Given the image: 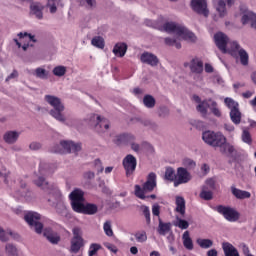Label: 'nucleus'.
<instances>
[{
  "mask_svg": "<svg viewBox=\"0 0 256 256\" xmlns=\"http://www.w3.org/2000/svg\"><path fill=\"white\" fill-rule=\"evenodd\" d=\"M44 101L53 107V109L50 110L51 117L60 123H65V115H63V112L65 111V105H63V102H61V98L54 95H45Z\"/></svg>",
  "mask_w": 256,
  "mask_h": 256,
  "instance_id": "1",
  "label": "nucleus"
},
{
  "mask_svg": "<svg viewBox=\"0 0 256 256\" xmlns=\"http://www.w3.org/2000/svg\"><path fill=\"white\" fill-rule=\"evenodd\" d=\"M163 27L166 33H174L177 37H180V39H184V41H191L193 43L197 39L193 32L189 31V29L181 24L166 22Z\"/></svg>",
  "mask_w": 256,
  "mask_h": 256,
  "instance_id": "2",
  "label": "nucleus"
},
{
  "mask_svg": "<svg viewBox=\"0 0 256 256\" xmlns=\"http://www.w3.org/2000/svg\"><path fill=\"white\" fill-rule=\"evenodd\" d=\"M202 140L210 147H221L227 141V138L221 132L208 130L202 133Z\"/></svg>",
  "mask_w": 256,
  "mask_h": 256,
  "instance_id": "3",
  "label": "nucleus"
},
{
  "mask_svg": "<svg viewBox=\"0 0 256 256\" xmlns=\"http://www.w3.org/2000/svg\"><path fill=\"white\" fill-rule=\"evenodd\" d=\"M213 210L222 215L226 221H229V223H236L241 217L239 211L230 206L218 205L214 207Z\"/></svg>",
  "mask_w": 256,
  "mask_h": 256,
  "instance_id": "4",
  "label": "nucleus"
},
{
  "mask_svg": "<svg viewBox=\"0 0 256 256\" xmlns=\"http://www.w3.org/2000/svg\"><path fill=\"white\" fill-rule=\"evenodd\" d=\"M73 237L70 241V253H79L81 251L82 247H85V240L83 239V232L81 231V228L75 227L72 230Z\"/></svg>",
  "mask_w": 256,
  "mask_h": 256,
  "instance_id": "5",
  "label": "nucleus"
},
{
  "mask_svg": "<svg viewBox=\"0 0 256 256\" xmlns=\"http://www.w3.org/2000/svg\"><path fill=\"white\" fill-rule=\"evenodd\" d=\"M24 220L28 225H30L31 229H34L35 233L41 235L43 233V223H41V214L37 212H27L24 215Z\"/></svg>",
  "mask_w": 256,
  "mask_h": 256,
  "instance_id": "6",
  "label": "nucleus"
},
{
  "mask_svg": "<svg viewBox=\"0 0 256 256\" xmlns=\"http://www.w3.org/2000/svg\"><path fill=\"white\" fill-rule=\"evenodd\" d=\"M88 124L91 127H95L98 133H105L109 129V120L103 118L97 114H91L88 118Z\"/></svg>",
  "mask_w": 256,
  "mask_h": 256,
  "instance_id": "7",
  "label": "nucleus"
},
{
  "mask_svg": "<svg viewBox=\"0 0 256 256\" xmlns=\"http://www.w3.org/2000/svg\"><path fill=\"white\" fill-rule=\"evenodd\" d=\"M122 165L126 171V176L129 177L135 173L137 169V158L133 154H128L122 160Z\"/></svg>",
  "mask_w": 256,
  "mask_h": 256,
  "instance_id": "8",
  "label": "nucleus"
},
{
  "mask_svg": "<svg viewBox=\"0 0 256 256\" xmlns=\"http://www.w3.org/2000/svg\"><path fill=\"white\" fill-rule=\"evenodd\" d=\"M191 179H192L191 173H189V171H187L184 167H179L177 168L174 187H179V185H184L185 183H189Z\"/></svg>",
  "mask_w": 256,
  "mask_h": 256,
  "instance_id": "9",
  "label": "nucleus"
},
{
  "mask_svg": "<svg viewBox=\"0 0 256 256\" xmlns=\"http://www.w3.org/2000/svg\"><path fill=\"white\" fill-rule=\"evenodd\" d=\"M191 7L198 13V15H204L209 17V9H207V0H191Z\"/></svg>",
  "mask_w": 256,
  "mask_h": 256,
  "instance_id": "10",
  "label": "nucleus"
},
{
  "mask_svg": "<svg viewBox=\"0 0 256 256\" xmlns=\"http://www.w3.org/2000/svg\"><path fill=\"white\" fill-rule=\"evenodd\" d=\"M193 99L198 105L196 106V111L202 115V117H207L208 109L211 108V101L203 100L201 101V97L198 95H194Z\"/></svg>",
  "mask_w": 256,
  "mask_h": 256,
  "instance_id": "11",
  "label": "nucleus"
},
{
  "mask_svg": "<svg viewBox=\"0 0 256 256\" xmlns=\"http://www.w3.org/2000/svg\"><path fill=\"white\" fill-rule=\"evenodd\" d=\"M216 46L222 53H227V45L229 44V37L223 32H218L214 35Z\"/></svg>",
  "mask_w": 256,
  "mask_h": 256,
  "instance_id": "12",
  "label": "nucleus"
},
{
  "mask_svg": "<svg viewBox=\"0 0 256 256\" xmlns=\"http://www.w3.org/2000/svg\"><path fill=\"white\" fill-rule=\"evenodd\" d=\"M140 61L145 65H150V67H157V65H159V58L157 55L151 52L142 53L140 56Z\"/></svg>",
  "mask_w": 256,
  "mask_h": 256,
  "instance_id": "13",
  "label": "nucleus"
},
{
  "mask_svg": "<svg viewBox=\"0 0 256 256\" xmlns=\"http://www.w3.org/2000/svg\"><path fill=\"white\" fill-rule=\"evenodd\" d=\"M189 67L191 73L201 75L203 73V60L198 57L192 58L190 63L185 64V67Z\"/></svg>",
  "mask_w": 256,
  "mask_h": 256,
  "instance_id": "14",
  "label": "nucleus"
},
{
  "mask_svg": "<svg viewBox=\"0 0 256 256\" xmlns=\"http://www.w3.org/2000/svg\"><path fill=\"white\" fill-rule=\"evenodd\" d=\"M240 11H242V25H247L248 23H251V27L253 29H256V14L249 10H243V8H240Z\"/></svg>",
  "mask_w": 256,
  "mask_h": 256,
  "instance_id": "15",
  "label": "nucleus"
},
{
  "mask_svg": "<svg viewBox=\"0 0 256 256\" xmlns=\"http://www.w3.org/2000/svg\"><path fill=\"white\" fill-rule=\"evenodd\" d=\"M60 145L62 148H64V151H66V153H75L77 155V153L81 151V143L63 140L60 142Z\"/></svg>",
  "mask_w": 256,
  "mask_h": 256,
  "instance_id": "16",
  "label": "nucleus"
},
{
  "mask_svg": "<svg viewBox=\"0 0 256 256\" xmlns=\"http://www.w3.org/2000/svg\"><path fill=\"white\" fill-rule=\"evenodd\" d=\"M143 190L146 191V193H151L155 187H157V174L154 172H151L147 176L146 182L143 184Z\"/></svg>",
  "mask_w": 256,
  "mask_h": 256,
  "instance_id": "17",
  "label": "nucleus"
},
{
  "mask_svg": "<svg viewBox=\"0 0 256 256\" xmlns=\"http://www.w3.org/2000/svg\"><path fill=\"white\" fill-rule=\"evenodd\" d=\"M135 135L131 133H123L116 136L114 143L116 145H130L132 141H135Z\"/></svg>",
  "mask_w": 256,
  "mask_h": 256,
  "instance_id": "18",
  "label": "nucleus"
},
{
  "mask_svg": "<svg viewBox=\"0 0 256 256\" xmlns=\"http://www.w3.org/2000/svg\"><path fill=\"white\" fill-rule=\"evenodd\" d=\"M43 235L44 237H46L49 243H52V245H57L59 241H61V237L51 228H45L43 231Z\"/></svg>",
  "mask_w": 256,
  "mask_h": 256,
  "instance_id": "19",
  "label": "nucleus"
},
{
  "mask_svg": "<svg viewBox=\"0 0 256 256\" xmlns=\"http://www.w3.org/2000/svg\"><path fill=\"white\" fill-rule=\"evenodd\" d=\"M28 75H32L33 77H36L37 79H48L49 72L45 70V68L38 67L36 69H29L27 70Z\"/></svg>",
  "mask_w": 256,
  "mask_h": 256,
  "instance_id": "20",
  "label": "nucleus"
},
{
  "mask_svg": "<svg viewBox=\"0 0 256 256\" xmlns=\"http://www.w3.org/2000/svg\"><path fill=\"white\" fill-rule=\"evenodd\" d=\"M20 135H21V132H18V131H7L5 132L3 139L5 143H7L8 145H13L17 143Z\"/></svg>",
  "mask_w": 256,
  "mask_h": 256,
  "instance_id": "21",
  "label": "nucleus"
},
{
  "mask_svg": "<svg viewBox=\"0 0 256 256\" xmlns=\"http://www.w3.org/2000/svg\"><path fill=\"white\" fill-rule=\"evenodd\" d=\"M222 249L225 256H241L239 254V250H237V248H235V246L229 242L222 243Z\"/></svg>",
  "mask_w": 256,
  "mask_h": 256,
  "instance_id": "22",
  "label": "nucleus"
},
{
  "mask_svg": "<svg viewBox=\"0 0 256 256\" xmlns=\"http://www.w3.org/2000/svg\"><path fill=\"white\" fill-rule=\"evenodd\" d=\"M218 147L220 149V152L223 155H228V157H233V155L237 153V150H235V146L230 143H227V141Z\"/></svg>",
  "mask_w": 256,
  "mask_h": 256,
  "instance_id": "23",
  "label": "nucleus"
},
{
  "mask_svg": "<svg viewBox=\"0 0 256 256\" xmlns=\"http://www.w3.org/2000/svg\"><path fill=\"white\" fill-rule=\"evenodd\" d=\"M231 191L236 199H251V192L249 191L238 189L235 186L231 187Z\"/></svg>",
  "mask_w": 256,
  "mask_h": 256,
  "instance_id": "24",
  "label": "nucleus"
},
{
  "mask_svg": "<svg viewBox=\"0 0 256 256\" xmlns=\"http://www.w3.org/2000/svg\"><path fill=\"white\" fill-rule=\"evenodd\" d=\"M214 7L219 17L223 18L227 15V3L224 0L214 1Z\"/></svg>",
  "mask_w": 256,
  "mask_h": 256,
  "instance_id": "25",
  "label": "nucleus"
},
{
  "mask_svg": "<svg viewBox=\"0 0 256 256\" xmlns=\"http://www.w3.org/2000/svg\"><path fill=\"white\" fill-rule=\"evenodd\" d=\"M175 204H176V208H175L176 213H179L183 217L186 211L185 198L181 196H176Z\"/></svg>",
  "mask_w": 256,
  "mask_h": 256,
  "instance_id": "26",
  "label": "nucleus"
},
{
  "mask_svg": "<svg viewBox=\"0 0 256 256\" xmlns=\"http://www.w3.org/2000/svg\"><path fill=\"white\" fill-rule=\"evenodd\" d=\"M34 183L37 187H40V189H43V191H47V193H52L51 185H49V182H47V180H45L43 176H39L37 179H35Z\"/></svg>",
  "mask_w": 256,
  "mask_h": 256,
  "instance_id": "27",
  "label": "nucleus"
},
{
  "mask_svg": "<svg viewBox=\"0 0 256 256\" xmlns=\"http://www.w3.org/2000/svg\"><path fill=\"white\" fill-rule=\"evenodd\" d=\"M171 223L170 222H163L161 220H159V224H158V233L159 235H162L163 237H165V235H167V233H171Z\"/></svg>",
  "mask_w": 256,
  "mask_h": 256,
  "instance_id": "28",
  "label": "nucleus"
},
{
  "mask_svg": "<svg viewBox=\"0 0 256 256\" xmlns=\"http://www.w3.org/2000/svg\"><path fill=\"white\" fill-rule=\"evenodd\" d=\"M30 11L32 15H35L36 19H43V6L39 3H32L30 5Z\"/></svg>",
  "mask_w": 256,
  "mask_h": 256,
  "instance_id": "29",
  "label": "nucleus"
},
{
  "mask_svg": "<svg viewBox=\"0 0 256 256\" xmlns=\"http://www.w3.org/2000/svg\"><path fill=\"white\" fill-rule=\"evenodd\" d=\"M113 53L117 57H125V53H127V45L125 43H117L113 48Z\"/></svg>",
  "mask_w": 256,
  "mask_h": 256,
  "instance_id": "30",
  "label": "nucleus"
},
{
  "mask_svg": "<svg viewBox=\"0 0 256 256\" xmlns=\"http://www.w3.org/2000/svg\"><path fill=\"white\" fill-rule=\"evenodd\" d=\"M85 193L81 189H75L72 191L69 195L71 202H79V201H85L84 198Z\"/></svg>",
  "mask_w": 256,
  "mask_h": 256,
  "instance_id": "31",
  "label": "nucleus"
},
{
  "mask_svg": "<svg viewBox=\"0 0 256 256\" xmlns=\"http://www.w3.org/2000/svg\"><path fill=\"white\" fill-rule=\"evenodd\" d=\"M183 245L188 251H193V240L189 235V231H185L182 235Z\"/></svg>",
  "mask_w": 256,
  "mask_h": 256,
  "instance_id": "32",
  "label": "nucleus"
},
{
  "mask_svg": "<svg viewBox=\"0 0 256 256\" xmlns=\"http://www.w3.org/2000/svg\"><path fill=\"white\" fill-rule=\"evenodd\" d=\"M196 243L201 249H211L213 247V240L207 238H198Z\"/></svg>",
  "mask_w": 256,
  "mask_h": 256,
  "instance_id": "33",
  "label": "nucleus"
},
{
  "mask_svg": "<svg viewBox=\"0 0 256 256\" xmlns=\"http://www.w3.org/2000/svg\"><path fill=\"white\" fill-rule=\"evenodd\" d=\"M227 49V53H229L232 56L237 55V51L241 50V46L239 45V43L237 41H228V48Z\"/></svg>",
  "mask_w": 256,
  "mask_h": 256,
  "instance_id": "34",
  "label": "nucleus"
},
{
  "mask_svg": "<svg viewBox=\"0 0 256 256\" xmlns=\"http://www.w3.org/2000/svg\"><path fill=\"white\" fill-rule=\"evenodd\" d=\"M200 199H204V201H211V199H213V192L209 190L207 185L202 187L200 192Z\"/></svg>",
  "mask_w": 256,
  "mask_h": 256,
  "instance_id": "35",
  "label": "nucleus"
},
{
  "mask_svg": "<svg viewBox=\"0 0 256 256\" xmlns=\"http://www.w3.org/2000/svg\"><path fill=\"white\" fill-rule=\"evenodd\" d=\"M230 119L234 125H239L241 123V111L239 108L230 111Z\"/></svg>",
  "mask_w": 256,
  "mask_h": 256,
  "instance_id": "36",
  "label": "nucleus"
},
{
  "mask_svg": "<svg viewBox=\"0 0 256 256\" xmlns=\"http://www.w3.org/2000/svg\"><path fill=\"white\" fill-rule=\"evenodd\" d=\"M99 211V207H97V204H85L84 205V215H95Z\"/></svg>",
  "mask_w": 256,
  "mask_h": 256,
  "instance_id": "37",
  "label": "nucleus"
},
{
  "mask_svg": "<svg viewBox=\"0 0 256 256\" xmlns=\"http://www.w3.org/2000/svg\"><path fill=\"white\" fill-rule=\"evenodd\" d=\"M80 7H85V9H95L97 7V0H77Z\"/></svg>",
  "mask_w": 256,
  "mask_h": 256,
  "instance_id": "38",
  "label": "nucleus"
},
{
  "mask_svg": "<svg viewBox=\"0 0 256 256\" xmlns=\"http://www.w3.org/2000/svg\"><path fill=\"white\" fill-rule=\"evenodd\" d=\"M176 177L177 174H175V169L167 167L165 170L164 179H166V181H171L172 183L175 184Z\"/></svg>",
  "mask_w": 256,
  "mask_h": 256,
  "instance_id": "39",
  "label": "nucleus"
},
{
  "mask_svg": "<svg viewBox=\"0 0 256 256\" xmlns=\"http://www.w3.org/2000/svg\"><path fill=\"white\" fill-rule=\"evenodd\" d=\"M238 55L240 57L241 65H243L244 67H247V65H249V54L247 53V51H245V49L241 48L238 51Z\"/></svg>",
  "mask_w": 256,
  "mask_h": 256,
  "instance_id": "40",
  "label": "nucleus"
},
{
  "mask_svg": "<svg viewBox=\"0 0 256 256\" xmlns=\"http://www.w3.org/2000/svg\"><path fill=\"white\" fill-rule=\"evenodd\" d=\"M91 45H93V47H97V49H104L105 48V39H103V37H101V36H95L91 40Z\"/></svg>",
  "mask_w": 256,
  "mask_h": 256,
  "instance_id": "41",
  "label": "nucleus"
},
{
  "mask_svg": "<svg viewBox=\"0 0 256 256\" xmlns=\"http://www.w3.org/2000/svg\"><path fill=\"white\" fill-rule=\"evenodd\" d=\"M39 173H40V175H51V173H53V169L51 168V164L41 162L40 167H39Z\"/></svg>",
  "mask_w": 256,
  "mask_h": 256,
  "instance_id": "42",
  "label": "nucleus"
},
{
  "mask_svg": "<svg viewBox=\"0 0 256 256\" xmlns=\"http://www.w3.org/2000/svg\"><path fill=\"white\" fill-rule=\"evenodd\" d=\"M144 106H146L147 109H153L155 107V104L157 103L155 98L149 94L145 95L143 98Z\"/></svg>",
  "mask_w": 256,
  "mask_h": 256,
  "instance_id": "43",
  "label": "nucleus"
},
{
  "mask_svg": "<svg viewBox=\"0 0 256 256\" xmlns=\"http://www.w3.org/2000/svg\"><path fill=\"white\" fill-rule=\"evenodd\" d=\"M224 103L230 111H235L236 109H239V102L235 101L233 98H225Z\"/></svg>",
  "mask_w": 256,
  "mask_h": 256,
  "instance_id": "44",
  "label": "nucleus"
},
{
  "mask_svg": "<svg viewBox=\"0 0 256 256\" xmlns=\"http://www.w3.org/2000/svg\"><path fill=\"white\" fill-rule=\"evenodd\" d=\"M241 140L243 143H246V145H253V137H251V132L247 129H243Z\"/></svg>",
  "mask_w": 256,
  "mask_h": 256,
  "instance_id": "45",
  "label": "nucleus"
},
{
  "mask_svg": "<svg viewBox=\"0 0 256 256\" xmlns=\"http://www.w3.org/2000/svg\"><path fill=\"white\" fill-rule=\"evenodd\" d=\"M174 227H178L179 229L182 230L189 229V222L187 220L181 219L179 216H176Z\"/></svg>",
  "mask_w": 256,
  "mask_h": 256,
  "instance_id": "46",
  "label": "nucleus"
},
{
  "mask_svg": "<svg viewBox=\"0 0 256 256\" xmlns=\"http://www.w3.org/2000/svg\"><path fill=\"white\" fill-rule=\"evenodd\" d=\"M102 246L99 243H92L89 246L88 249V256H95L97 255V253H99V251H101Z\"/></svg>",
  "mask_w": 256,
  "mask_h": 256,
  "instance_id": "47",
  "label": "nucleus"
},
{
  "mask_svg": "<svg viewBox=\"0 0 256 256\" xmlns=\"http://www.w3.org/2000/svg\"><path fill=\"white\" fill-rule=\"evenodd\" d=\"M209 101H210V111L212 115H214L215 117H221V110L217 106V102H215L211 98L209 99Z\"/></svg>",
  "mask_w": 256,
  "mask_h": 256,
  "instance_id": "48",
  "label": "nucleus"
},
{
  "mask_svg": "<svg viewBox=\"0 0 256 256\" xmlns=\"http://www.w3.org/2000/svg\"><path fill=\"white\" fill-rule=\"evenodd\" d=\"M71 206L76 213H84L85 211V204H83V201L71 202Z\"/></svg>",
  "mask_w": 256,
  "mask_h": 256,
  "instance_id": "49",
  "label": "nucleus"
},
{
  "mask_svg": "<svg viewBox=\"0 0 256 256\" xmlns=\"http://www.w3.org/2000/svg\"><path fill=\"white\" fill-rule=\"evenodd\" d=\"M9 236L14 237L13 231L8 230L5 231L3 228L0 227V241L6 242L9 241Z\"/></svg>",
  "mask_w": 256,
  "mask_h": 256,
  "instance_id": "50",
  "label": "nucleus"
},
{
  "mask_svg": "<svg viewBox=\"0 0 256 256\" xmlns=\"http://www.w3.org/2000/svg\"><path fill=\"white\" fill-rule=\"evenodd\" d=\"M53 75L56 77H63L67 73V68L65 66H56L52 71Z\"/></svg>",
  "mask_w": 256,
  "mask_h": 256,
  "instance_id": "51",
  "label": "nucleus"
},
{
  "mask_svg": "<svg viewBox=\"0 0 256 256\" xmlns=\"http://www.w3.org/2000/svg\"><path fill=\"white\" fill-rule=\"evenodd\" d=\"M134 189H135V195L136 197H138V199H143V200L147 199V196H145V193H147V191H145L143 187L141 188L140 185H135Z\"/></svg>",
  "mask_w": 256,
  "mask_h": 256,
  "instance_id": "52",
  "label": "nucleus"
},
{
  "mask_svg": "<svg viewBox=\"0 0 256 256\" xmlns=\"http://www.w3.org/2000/svg\"><path fill=\"white\" fill-rule=\"evenodd\" d=\"M103 229H104V233H105V235H107V237H113V228L111 227L110 220H107L106 222H104Z\"/></svg>",
  "mask_w": 256,
  "mask_h": 256,
  "instance_id": "53",
  "label": "nucleus"
},
{
  "mask_svg": "<svg viewBox=\"0 0 256 256\" xmlns=\"http://www.w3.org/2000/svg\"><path fill=\"white\" fill-rule=\"evenodd\" d=\"M135 239L138 243H145V241H147V232L146 231L136 232Z\"/></svg>",
  "mask_w": 256,
  "mask_h": 256,
  "instance_id": "54",
  "label": "nucleus"
},
{
  "mask_svg": "<svg viewBox=\"0 0 256 256\" xmlns=\"http://www.w3.org/2000/svg\"><path fill=\"white\" fill-rule=\"evenodd\" d=\"M142 213L146 219L147 225L151 224V210L148 206H142Z\"/></svg>",
  "mask_w": 256,
  "mask_h": 256,
  "instance_id": "55",
  "label": "nucleus"
},
{
  "mask_svg": "<svg viewBox=\"0 0 256 256\" xmlns=\"http://www.w3.org/2000/svg\"><path fill=\"white\" fill-rule=\"evenodd\" d=\"M5 249L9 256H17V247H15L13 244H6Z\"/></svg>",
  "mask_w": 256,
  "mask_h": 256,
  "instance_id": "56",
  "label": "nucleus"
},
{
  "mask_svg": "<svg viewBox=\"0 0 256 256\" xmlns=\"http://www.w3.org/2000/svg\"><path fill=\"white\" fill-rule=\"evenodd\" d=\"M94 167L98 175H100V173H103V171L105 170V167H103V162H101V159L94 160Z\"/></svg>",
  "mask_w": 256,
  "mask_h": 256,
  "instance_id": "57",
  "label": "nucleus"
},
{
  "mask_svg": "<svg viewBox=\"0 0 256 256\" xmlns=\"http://www.w3.org/2000/svg\"><path fill=\"white\" fill-rule=\"evenodd\" d=\"M56 211L59 215H67V207L63 202H59L56 206Z\"/></svg>",
  "mask_w": 256,
  "mask_h": 256,
  "instance_id": "58",
  "label": "nucleus"
},
{
  "mask_svg": "<svg viewBox=\"0 0 256 256\" xmlns=\"http://www.w3.org/2000/svg\"><path fill=\"white\" fill-rule=\"evenodd\" d=\"M17 36L19 37V39H25V37H29L32 43H37V39H35V35L29 34L27 32H20L17 34Z\"/></svg>",
  "mask_w": 256,
  "mask_h": 256,
  "instance_id": "59",
  "label": "nucleus"
},
{
  "mask_svg": "<svg viewBox=\"0 0 256 256\" xmlns=\"http://www.w3.org/2000/svg\"><path fill=\"white\" fill-rule=\"evenodd\" d=\"M183 165H184V167H187L188 169H195V167L197 166V163H195V161H193L189 158H185L183 160Z\"/></svg>",
  "mask_w": 256,
  "mask_h": 256,
  "instance_id": "60",
  "label": "nucleus"
},
{
  "mask_svg": "<svg viewBox=\"0 0 256 256\" xmlns=\"http://www.w3.org/2000/svg\"><path fill=\"white\" fill-rule=\"evenodd\" d=\"M57 3L59 0H48L47 6L50 7V13H57Z\"/></svg>",
  "mask_w": 256,
  "mask_h": 256,
  "instance_id": "61",
  "label": "nucleus"
},
{
  "mask_svg": "<svg viewBox=\"0 0 256 256\" xmlns=\"http://www.w3.org/2000/svg\"><path fill=\"white\" fill-rule=\"evenodd\" d=\"M130 145V149L132 151H134V153H140L141 152V145L137 142H135V140H132Z\"/></svg>",
  "mask_w": 256,
  "mask_h": 256,
  "instance_id": "62",
  "label": "nucleus"
},
{
  "mask_svg": "<svg viewBox=\"0 0 256 256\" xmlns=\"http://www.w3.org/2000/svg\"><path fill=\"white\" fill-rule=\"evenodd\" d=\"M160 214H161V206H159V204H154L152 206V215H154L155 217H159Z\"/></svg>",
  "mask_w": 256,
  "mask_h": 256,
  "instance_id": "63",
  "label": "nucleus"
},
{
  "mask_svg": "<svg viewBox=\"0 0 256 256\" xmlns=\"http://www.w3.org/2000/svg\"><path fill=\"white\" fill-rule=\"evenodd\" d=\"M42 145L39 142H32L29 145V149H31V151H39V149H41Z\"/></svg>",
  "mask_w": 256,
  "mask_h": 256,
  "instance_id": "64",
  "label": "nucleus"
}]
</instances>
